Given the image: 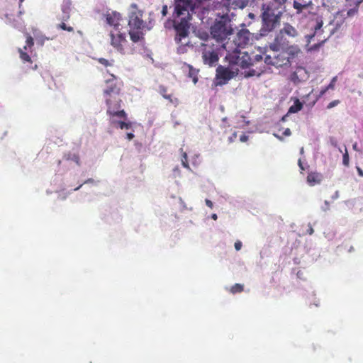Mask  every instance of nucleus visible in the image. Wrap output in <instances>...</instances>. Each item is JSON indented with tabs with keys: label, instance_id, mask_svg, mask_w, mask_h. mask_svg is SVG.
<instances>
[{
	"label": "nucleus",
	"instance_id": "41",
	"mask_svg": "<svg viewBox=\"0 0 363 363\" xmlns=\"http://www.w3.org/2000/svg\"><path fill=\"white\" fill-rule=\"evenodd\" d=\"M287 0H274V5L278 4L279 5H283L286 2Z\"/></svg>",
	"mask_w": 363,
	"mask_h": 363
},
{
	"label": "nucleus",
	"instance_id": "56",
	"mask_svg": "<svg viewBox=\"0 0 363 363\" xmlns=\"http://www.w3.org/2000/svg\"><path fill=\"white\" fill-rule=\"evenodd\" d=\"M21 3H22L24 0H19Z\"/></svg>",
	"mask_w": 363,
	"mask_h": 363
},
{
	"label": "nucleus",
	"instance_id": "23",
	"mask_svg": "<svg viewBox=\"0 0 363 363\" xmlns=\"http://www.w3.org/2000/svg\"><path fill=\"white\" fill-rule=\"evenodd\" d=\"M65 159L66 160H72L77 165H80V157L78 154L69 152L65 155Z\"/></svg>",
	"mask_w": 363,
	"mask_h": 363
},
{
	"label": "nucleus",
	"instance_id": "47",
	"mask_svg": "<svg viewBox=\"0 0 363 363\" xmlns=\"http://www.w3.org/2000/svg\"><path fill=\"white\" fill-rule=\"evenodd\" d=\"M358 174L361 177H363V171L360 168H357Z\"/></svg>",
	"mask_w": 363,
	"mask_h": 363
},
{
	"label": "nucleus",
	"instance_id": "8",
	"mask_svg": "<svg viewBox=\"0 0 363 363\" xmlns=\"http://www.w3.org/2000/svg\"><path fill=\"white\" fill-rule=\"evenodd\" d=\"M239 68L232 69L219 65L216 69V84L222 86L238 74Z\"/></svg>",
	"mask_w": 363,
	"mask_h": 363
},
{
	"label": "nucleus",
	"instance_id": "22",
	"mask_svg": "<svg viewBox=\"0 0 363 363\" xmlns=\"http://www.w3.org/2000/svg\"><path fill=\"white\" fill-rule=\"evenodd\" d=\"M303 108L302 103L299 101V99H296L294 104L289 108L288 111V113H295L301 111Z\"/></svg>",
	"mask_w": 363,
	"mask_h": 363
},
{
	"label": "nucleus",
	"instance_id": "54",
	"mask_svg": "<svg viewBox=\"0 0 363 363\" xmlns=\"http://www.w3.org/2000/svg\"><path fill=\"white\" fill-rule=\"evenodd\" d=\"M81 186H82V184H81V185H79L78 187L75 188V189H74V190H78V189H79V188H80Z\"/></svg>",
	"mask_w": 363,
	"mask_h": 363
},
{
	"label": "nucleus",
	"instance_id": "49",
	"mask_svg": "<svg viewBox=\"0 0 363 363\" xmlns=\"http://www.w3.org/2000/svg\"><path fill=\"white\" fill-rule=\"evenodd\" d=\"M252 72H253V73H250L249 74L250 76H253V75H255V74H257V75H259L260 74V72H257L256 73L255 71H252Z\"/></svg>",
	"mask_w": 363,
	"mask_h": 363
},
{
	"label": "nucleus",
	"instance_id": "16",
	"mask_svg": "<svg viewBox=\"0 0 363 363\" xmlns=\"http://www.w3.org/2000/svg\"><path fill=\"white\" fill-rule=\"evenodd\" d=\"M106 23L111 27H113L112 30H120L119 26H121V21H122L121 15L116 12L112 11L111 13H108L106 15Z\"/></svg>",
	"mask_w": 363,
	"mask_h": 363
},
{
	"label": "nucleus",
	"instance_id": "42",
	"mask_svg": "<svg viewBox=\"0 0 363 363\" xmlns=\"http://www.w3.org/2000/svg\"><path fill=\"white\" fill-rule=\"evenodd\" d=\"M328 90H329V89H327V86H325V88L321 89V91H320V94H319V97L323 96Z\"/></svg>",
	"mask_w": 363,
	"mask_h": 363
},
{
	"label": "nucleus",
	"instance_id": "6",
	"mask_svg": "<svg viewBox=\"0 0 363 363\" xmlns=\"http://www.w3.org/2000/svg\"><path fill=\"white\" fill-rule=\"evenodd\" d=\"M174 27L176 30L175 41L182 46L188 45L189 42L186 40L189 35V24L188 19L182 18L179 22L174 21Z\"/></svg>",
	"mask_w": 363,
	"mask_h": 363
},
{
	"label": "nucleus",
	"instance_id": "39",
	"mask_svg": "<svg viewBox=\"0 0 363 363\" xmlns=\"http://www.w3.org/2000/svg\"><path fill=\"white\" fill-rule=\"evenodd\" d=\"M298 165L299 168L301 169V173H303V171L305 170V168L303 167V162L301 161V159H299L298 160Z\"/></svg>",
	"mask_w": 363,
	"mask_h": 363
},
{
	"label": "nucleus",
	"instance_id": "38",
	"mask_svg": "<svg viewBox=\"0 0 363 363\" xmlns=\"http://www.w3.org/2000/svg\"><path fill=\"white\" fill-rule=\"evenodd\" d=\"M168 13V8H167V5H164L162 6V16H165Z\"/></svg>",
	"mask_w": 363,
	"mask_h": 363
},
{
	"label": "nucleus",
	"instance_id": "1",
	"mask_svg": "<svg viewBox=\"0 0 363 363\" xmlns=\"http://www.w3.org/2000/svg\"><path fill=\"white\" fill-rule=\"evenodd\" d=\"M105 84L106 87L103 93L108 107L106 113L118 116L120 118H128L125 111L121 109L122 100L119 96L123 82L116 76L111 74L110 78L105 81Z\"/></svg>",
	"mask_w": 363,
	"mask_h": 363
},
{
	"label": "nucleus",
	"instance_id": "53",
	"mask_svg": "<svg viewBox=\"0 0 363 363\" xmlns=\"http://www.w3.org/2000/svg\"><path fill=\"white\" fill-rule=\"evenodd\" d=\"M300 152H301V154H303V152H304V151H303V147H302V148L301 149Z\"/></svg>",
	"mask_w": 363,
	"mask_h": 363
},
{
	"label": "nucleus",
	"instance_id": "48",
	"mask_svg": "<svg viewBox=\"0 0 363 363\" xmlns=\"http://www.w3.org/2000/svg\"><path fill=\"white\" fill-rule=\"evenodd\" d=\"M211 218L213 219L214 220H216L217 218H218V216H217V215L216 213H213L211 216Z\"/></svg>",
	"mask_w": 363,
	"mask_h": 363
},
{
	"label": "nucleus",
	"instance_id": "32",
	"mask_svg": "<svg viewBox=\"0 0 363 363\" xmlns=\"http://www.w3.org/2000/svg\"><path fill=\"white\" fill-rule=\"evenodd\" d=\"M182 165L184 167L188 168V169L189 168V163L187 161V155L186 152H184L182 155Z\"/></svg>",
	"mask_w": 363,
	"mask_h": 363
},
{
	"label": "nucleus",
	"instance_id": "14",
	"mask_svg": "<svg viewBox=\"0 0 363 363\" xmlns=\"http://www.w3.org/2000/svg\"><path fill=\"white\" fill-rule=\"evenodd\" d=\"M309 78L308 71L303 67H297L290 75V81L294 84H298Z\"/></svg>",
	"mask_w": 363,
	"mask_h": 363
},
{
	"label": "nucleus",
	"instance_id": "4",
	"mask_svg": "<svg viewBox=\"0 0 363 363\" xmlns=\"http://www.w3.org/2000/svg\"><path fill=\"white\" fill-rule=\"evenodd\" d=\"M298 35L297 30L289 23H285L284 27L276 34L274 40L269 43V48L273 52H279L281 49L289 47V38H296Z\"/></svg>",
	"mask_w": 363,
	"mask_h": 363
},
{
	"label": "nucleus",
	"instance_id": "20",
	"mask_svg": "<svg viewBox=\"0 0 363 363\" xmlns=\"http://www.w3.org/2000/svg\"><path fill=\"white\" fill-rule=\"evenodd\" d=\"M70 4L67 3L62 6V16L59 18L60 21H67L70 18Z\"/></svg>",
	"mask_w": 363,
	"mask_h": 363
},
{
	"label": "nucleus",
	"instance_id": "21",
	"mask_svg": "<svg viewBox=\"0 0 363 363\" xmlns=\"http://www.w3.org/2000/svg\"><path fill=\"white\" fill-rule=\"evenodd\" d=\"M311 4L306 3L304 1L303 3H300L298 1H294L293 6L296 10L297 13H301L304 9H307Z\"/></svg>",
	"mask_w": 363,
	"mask_h": 363
},
{
	"label": "nucleus",
	"instance_id": "17",
	"mask_svg": "<svg viewBox=\"0 0 363 363\" xmlns=\"http://www.w3.org/2000/svg\"><path fill=\"white\" fill-rule=\"evenodd\" d=\"M110 118V123L115 128H119L120 129H130L132 127L131 122H126V119L123 118L124 121H117L116 120V117L120 118L116 115L107 114Z\"/></svg>",
	"mask_w": 363,
	"mask_h": 363
},
{
	"label": "nucleus",
	"instance_id": "34",
	"mask_svg": "<svg viewBox=\"0 0 363 363\" xmlns=\"http://www.w3.org/2000/svg\"><path fill=\"white\" fill-rule=\"evenodd\" d=\"M337 77H334L330 84L327 86V89H335V82H337Z\"/></svg>",
	"mask_w": 363,
	"mask_h": 363
},
{
	"label": "nucleus",
	"instance_id": "10",
	"mask_svg": "<svg viewBox=\"0 0 363 363\" xmlns=\"http://www.w3.org/2000/svg\"><path fill=\"white\" fill-rule=\"evenodd\" d=\"M233 32V29L230 28L224 21H216L211 28V33L213 37L218 40L225 39Z\"/></svg>",
	"mask_w": 363,
	"mask_h": 363
},
{
	"label": "nucleus",
	"instance_id": "51",
	"mask_svg": "<svg viewBox=\"0 0 363 363\" xmlns=\"http://www.w3.org/2000/svg\"><path fill=\"white\" fill-rule=\"evenodd\" d=\"M246 140H247V137H246V136H242V137L240 138V140H241V141H243V142H244V141H245Z\"/></svg>",
	"mask_w": 363,
	"mask_h": 363
},
{
	"label": "nucleus",
	"instance_id": "9",
	"mask_svg": "<svg viewBox=\"0 0 363 363\" xmlns=\"http://www.w3.org/2000/svg\"><path fill=\"white\" fill-rule=\"evenodd\" d=\"M190 11H194L192 0H174V13L176 17L185 18L189 21L191 19Z\"/></svg>",
	"mask_w": 363,
	"mask_h": 363
},
{
	"label": "nucleus",
	"instance_id": "37",
	"mask_svg": "<svg viewBox=\"0 0 363 363\" xmlns=\"http://www.w3.org/2000/svg\"><path fill=\"white\" fill-rule=\"evenodd\" d=\"M242 247V242L240 240H237L235 242V248L237 251L240 250Z\"/></svg>",
	"mask_w": 363,
	"mask_h": 363
},
{
	"label": "nucleus",
	"instance_id": "35",
	"mask_svg": "<svg viewBox=\"0 0 363 363\" xmlns=\"http://www.w3.org/2000/svg\"><path fill=\"white\" fill-rule=\"evenodd\" d=\"M340 103V100H334L328 104L327 106V108L330 109L336 106H337Z\"/></svg>",
	"mask_w": 363,
	"mask_h": 363
},
{
	"label": "nucleus",
	"instance_id": "12",
	"mask_svg": "<svg viewBox=\"0 0 363 363\" xmlns=\"http://www.w3.org/2000/svg\"><path fill=\"white\" fill-rule=\"evenodd\" d=\"M201 48L203 63L210 67L215 65L219 60L217 50L213 46L204 43L201 44Z\"/></svg>",
	"mask_w": 363,
	"mask_h": 363
},
{
	"label": "nucleus",
	"instance_id": "19",
	"mask_svg": "<svg viewBox=\"0 0 363 363\" xmlns=\"http://www.w3.org/2000/svg\"><path fill=\"white\" fill-rule=\"evenodd\" d=\"M129 35L130 40L134 43H137L143 38L142 30L130 29Z\"/></svg>",
	"mask_w": 363,
	"mask_h": 363
},
{
	"label": "nucleus",
	"instance_id": "30",
	"mask_svg": "<svg viewBox=\"0 0 363 363\" xmlns=\"http://www.w3.org/2000/svg\"><path fill=\"white\" fill-rule=\"evenodd\" d=\"M34 45L33 38L30 35H28L26 38V45L24 46V50H26L27 48H31Z\"/></svg>",
	"mask_w": 363,
	"mask_h": 363
},
{
	"label": "nucleus",
	"instance_id": "43",
	"mask_svg": "<svg viewBox=\"0 0 363 363\" xmlns=\"http://www.w3.org/2000/svg\"><path fill=\"white\" fill-rule=\"evenodd\" d=\"M283 135L284 136H289L291 135V131L289 128H286L284 131L283 132Z\"/></svg>",
	"mask_w": 363,
	"mask_h": 363
},
{
	"label": "nucleus",
	"instance_id": "27",
	"mask_svg": "<svg viewBox=\"0 0 363 363\" xmlns=\"http://www.w3.org/2000/svg\"><path fill=\"white\" fill-rule=\"evenodd\" d=\"M189 75L190 77L192 78V80L194 82V84H196L198 81V77H197V71L194 69H193V67L189 65Z\"/></svg>",
	"mask_w": 363,
	"mask_h": 363
},
{
	"label": "nucleus",
	"instance_id": "3",
	"mask_svg": "<svg viewBox=\"0 0 363 363\" xmlns=\"http://www.w3.org/2000/svg\"><path fill=\"white\" fill-rule=\"evenodd\" d=\"M262 26L261 31L263 33L273 30L280 22L281 12L278 11L274 2L262 4Z\"/></svg>",
	"mask_w": 363,
	"mask_h": 363
},
{
	"label": "nucleus",
	"instance_id": "50",
	"mask_svg": "<svg viewBox=\"0 0 363 363\" xmlns=\"http://www.w3.org/2000/svg\"><path fill=\"white\" fill-rule=\"evenodd\" d=\"M274 136H275L277 138H278L279 140H283V138H282V137H281V136H279V135H276V134H274Z\"/></svg>",
	"mask_w": 363,
	"mask_h": 363
},
{
	"label": "nucleus",
	"instance_id": "7",
	"mask_svg": "<svg viewBox=\"0 0 363 363\" xmlns=\"http://www.w3.org/2000/svg\"><path fill=\"white\" fill-rule=\"evenodd\" d=\"M131 11L128 15V26L130 29L143 30L145 28V22L142 19L143 11L139 10L136 4L130 5Z\"/></svg>",
	"mask_w": 363,
	"mask_h": 363
},
{
	"label": "nucleus",
	"instance_id": "15",
	"mask_svg": "<svg viewBox=\"0 0 363 363\" xmlns=\"http://www.w3.org/2000/svg\"><path fill=\"white\" fill-rule=\"evenodd\" d=\"M250 33L247 29H242L238 32L233 42L236 48L240 49L245 48L249 43Z\"/></svg>",
	"mask_w": 363,
	"mask_h": 363
},
{
	"label": "nucleus",
	"instance_id": "46",
	"mask_svg": "<svg viewBox=\"0 0 363 363\" xmlns=\"http://www.w3.org/2000/svg\"><path fill=\"white\" fill-rule=\"evenodd\" d=\"M255 60L256 61H260V60H262V55H257L255 56Z\"/></svg>",
	"mask_w": 363,
	"mask_h": 363
},
{
	"label": "nucleus",
	"instance_id": "26",
	"mask_svg": "<svg viewBox=\"0 0 363 363\" xmlns=\"http://www.w3.org/2000/svg\"><path fill=\"white\" fill-rule=\"evenodd\" d=\"M244 290V286L242 284H235L233 286H231L230 289V292L233 294H237V293H241Z\"/></svg>",
	"mask_w": 363,
	"mask_h": 363
},
{
	"label": "nucleus",
	"instance_id": "5",
	"mask_svg": "<svg viewBox=\"0 0 363 363\" xmlns=\"http://www.w3.org/2000/svg\"><path fill=\"white\" fill-rule=\"evenodd\" d=\"M225 60L229 66L233 69L239 67L245 69L253 65L252 60L247 52H241L235 48L233 51H228Z\"/></svg>",
	"mask_w": 363,
	"mask_h": 363
},
{
	"label": "nucleus",
	"instance_id": "40",
	"mask_svg": "<svg viewBox=\"0 0 363 363\" xmlns=\"http://www.w3.org/2000/svg\"><path fill=\"white\" fill-rule=\"evenodd\" d=\"M205 203H206V206H207L208 207H209L210 208H213V202H212L211 200H209V199H206L205 200Z\"/></svg>",
	"mask_w": 363,
	"mask_h": 363
},
{
	"label": "nucleus",
	"instance_id": "36",
	"mask_svg": "<svg viewBox=\"0 0 363 363\" xmlns=\"http://www.w3.org/2000/svg\"><path fill=\"white\" fill-rule=\"evenodd\" d=\"M343 164L346 166L348 165L349 164V155L347 154V152H346L344 155H343Z\"/></svg>",
	"mask_w": 363,
	"mask_h": 363
},
{
	"label": "nucleus",
	"instance_id": "29",
	"mask_svg": "<svg viewBox=\"0 0 363 363\" xmlns=\"http://www.w3.org/2000/svg\"><path fill=\"white\" fill-rule=\"evenodd\" d=\"M57 28L62 29L63 30H67L68 32H73L74 28L72 26H68L66 25L65 21H62V23L57 25Z\"/></svg>",
	"mask_w": 363,
	"mask_h": 363
},
{
	"label": "nucleus",
	"instance_id": "44",
	"mask_svg": "<svg viewBox=\"0 0 363 363\" xmlns=\"http://www.w3.org/2000/svg\"><path fill=\"white\" fill-rule=\"evenodd\" d=\"M135 135L133 133H128L126 134V138H128V140H131L134 138Z\"/></svg>",
	"mask_w": 363,
	"mask_h": 363
},
{
	"label": "nucleus",
	"instance_id": "13",
	"mask_svg": "<svg viewBox=\"0 0 363 363\" xmlns=\"http://www.w3.org/2000/svg\"><path fill=\"white\" fill-rule=\"evenodd\" d=\"M111 45L121 53H124V47L127 40L124 33L120 30L110 31Z\"/></svg>",
	"mask_w": 363,
	"mask_h": 363
},
{
	"label": "nucleus",
	"instance_id": "55",
	"mask_svg": "<svg viewBox=\"0 0 363 363\" xmlns=\"http://www.w3.org/2000/svg\"><path fill=\"white\" fill-rule=\"evenodd\" d=\"M286 116L282 118V121H285Z\"/></svg>",
	"mask_w": 363,
	"mask_h": 363
},
{
	"label": "nucleus",
	"instance_id": "11",
	"mask_svg": "<svg viewBox=\"0 0 363 363\" xmlns=\"http://www.w3.org/2000/svg\"><path fill=\"white\" fill-rule=\"evenodd\" d=\"M323 22H318L316 26H315L314 33L312 35H307L306 38H307V43H310L312 40H316L317 43L313 45L311 48H309V50H315L319 48L323 43L328 40V36L322 37V34L323 33V30L322 29Z\"/></svg>",
	"mask_w": 363,
	"mask_h": 363
},
{
	"label": "nucleus",
	"instance_id": "28",
	"mask_svg": "<svg viewBox=\"0 0 363 363\" xmlns=\"http://www.w3.org/2000/svg\"><path fill=\"white\" fill-rule=\"evenodd\" d=\"M164 99L168 100L171 104H174L175 106H177L179 103V99L177 97H174L172 94H167L164 97Z\"/></svg>",
	"mask_w": 363,
	"mask_h": 363
},
{
	"label": "nucleus",
	"instance_id": "52",
	"mask_svg": "<svg viewBox=\"0 0 363 363\" xmlns=\"http://www.w3.org/2000/svg\"><path fill=\"white\" fill-rule=\"evenodd\" d=\"M353 149H354V150H357V151L358 150V149H357V143H354V144L353 145Z\"/></svg>",
	"mask_w": 363,
	"mask_h": 363
},
{
	"label": "nucleus",
	"instance_id": "2",
	"mask_svg": "<svg viewBox=\"0 0 363 363\" xmlns=\"http://www.w3.org/2000/svg\"><path fill=\"white\" fill-rule=\"evenodd\" d=\"M277 53L274 52L273 55H267L264 58V62L268 65H272L276 67H289L291 62L297 59L302 53L301 50L298 45H290Z\"/></svg>",
	"mask_w": 363,
	"mask_h": 363
},
{
	"label": "nucleus",
	"instance_id": "45",
	"mask_svg": "<svg viewBox=\"0 0 363 363\" xmlns=\"http://www.w3.org/2000/svg\"><path fill=\"white\" fill-rule=\"evenodd\" d=\"M307 233L309 235H312L314 233V230H313V227L311 225H309V226H308V229L307 230Z\"/></svg>",
	"mask_w": 363,
	"mask_h": 363
},
{
	"label": "nucleus",
	"instance_id": "25",
	"mask_svg": "<svg viewBox=\"0 0 363 363\" xmlns=\"http://www.w3.org/2000/svg\"><path fill=\"white\" fill-rule=\"evenodd\" d=\"M18 52L20 55V58L23 62L32 63L31 57L28 53L24 52L21 48L18 49Z\"/></svg>",
	"mask_w": 363,
	"mask_h": 363
},
{
	"label": "nucleus",
	"instance_id": "24",
	"mask_svg": "<svg viewBox=\"0 0 363 363\" xmlns=\"http://www.w3.org/2000/svg\"><path fill=\"white\" fill-rule=\"evenodd\" d=\"M362 1L363 0H355L354 8L349 9L347 12V16H353L357 14L358 12L359 6Z\"/></svg>",
	"mask_w": 363,
	"mask_h": 363
},
{
	"label": "nucleus",
	"instance_id": "18",
	"mask_svg": "<svg viewBox=\"0 0 363 363\" xmlns=\"http://www.w3.org/2000/svg\"><path fill=\"white\" fill-rule=\"evenodd\" d=\"M323 176L316 172H309L307 176V182L310 186H314L321 182Z\"/></svg>",
	"mask_w": 363,
	"mask_h": 363
},
{
	"label": "nucleus",
	"instance_id": "31",
	"mask_svg": "<svg viewBox=\"0 0 363 363\" xmlns=\"http://www.w3.org/2000/svg\"><path fill=\"white\" fill-rule=\"evenodd\" d=\"M159 93L164 98L168 94H167V89L164 86H159Z\"/></svg>",
	"mask_w": 363,
	"mask_h": 363
},
{
	"label": "nucleus",
	"instance_id": "33",
	"mask_svg": "<svg viewBox=\"0 0 363 363\" xmlns=\"http://www.w3.org/2000/svg\"><path fill=\"white\" fill-rule=\"evenodd\" d=\"M99 62L101 65H103L105 67L111 66L112 63H111L108 60L105 58H99L98 60Z\"/></svg>",
	"mask_w": 363,
	"mask_h": 363
}]
</instances>
